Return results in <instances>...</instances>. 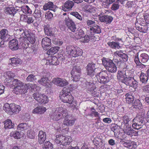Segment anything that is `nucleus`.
<instances>
[{
    "instance_id": "nucleus-1",
    "label": "nucleus",
    "mask_w": 149,
    "mask_h": 149,
    "mask_svg": "<svg viewBox=\"0 0 149 149\" xmlns=\"http://www.w3.org/2000/svg\"><path fill=\"white\" fill-rule=\"evenodd\" d=\"M71 88L70 87L64 88L60 92L59 97L61 101L64 103H72L74 99L71 94Z\"/></svg>"
},
{
    "instance_id": "nucleus-2",
    "label": "nucleus",
    "mask_w": 149,
    "mask_h": 149,
    "mask_svg": "<svg viewBox=\"0 0 149 149\" xmlns=\"http://www.w3.org/2000/svg\"><path fill=\"white\" fill-rule=\"evenodd\" d=\"M13 84L14 87L13 91L16 94H24L27 92L29 84L24 86L23 83L17 79H15L12 82Z\"/></svg>"
},
{
    "instance_id": "nucleus-3",
    "label": "nucleus",
    "mask_w": 149,
    "mask_h": 149,
    "mask_svg": "<svg viewBox=\"0 0 149 149\" xmlns=\"http://www.w3.org/2000/svg\"><path fill=\"white\" fill-rule=\"evenodd\" d=\"M67 54L70 57H76L82 55L83 51L80 47L77 46L70 45L66 47Z\"/></svg>"
},
{
    "instance_id": "nucleus-4",
    "label": "nucleus",
    "mask_w": 149,
    "mask_h": 149,
    "mask_svg": "<svg viewBox=\"0 0 149 149\" xmlns=\"http://www.w3.org/2000/svg\"><path fill=\"white\" fill-rule=\"evenodd\" d=\"M103 65L109 72L115 73L117 71V68L116 64L109 58H103L102 59Z\"/></svg>"
},
{
    "instance_id": "nucleus-5",
    "label": "nucleus",
    "mask_w": 149,
    "mask_h": 149,
    "mask_svg": "<svg viewBox=\"0 0 149 149\" xmlns=\"http://www.w3.org/2000/svg\"><path fill=\"white\" fill-rule=\"evenodd\" d=\"M3 109L8 113L12 114L18 113L21 110V108L19 105L14 103L9 104L8 103H6L4 105Z\"/></svg>"
},
{
    "instance_id": "nucleus-6",
    "label": "nucleus",
    "mask_w": 149,
    "mask_h": 149,
    "mask_svg": "<svg viewBox=\"0 0 149 149\" xmlns=\"http://www.w3.org/2000/svg\"><path fill=\"white\" fill-rule=\"evenodd\" d=\"M53 119L56 121L63 118L68 115L67 111L65 109L60 107L56 109L53 114Z\"/></svg>"
},
{
    "instance_id": "nucleus-7",
    "label": "nucleus",
    "mask_w": 149,
    "mask_h": 149,
    "mask_svg": "<svg viewBox=\"0 0 149 149\" xmlns=\"http://www.w3.org/2000/svg\"><path fill=\"white\" fill-rule=\"evenodd\" d=\"M16 33L19 35L21 38H26L31 44H33L35 42V39L32 37V35L30 34L28 31H24L22 29H17L16 31Z\"/></svg>"
},
{
    "instance_id": "nucleus-8",
    "label": "nucleus",
    "mask_w": 149,
    "mask_h": 149,
    "mask_svg": "<svg viewBox=\"0 0 149 149\" xmlns=\"http://www.w3.org/2000/svg\"><path fill=\"white\" fill-rule=\"evenodd\" d=\"M132 76V73L130 71L128 70L125 71H118L117 74L118 79L122 82L123 83L125 80L126 78L127 77Z\"/></svg>"
},
{
    "instance_id": "nucleus-9",
    "label": "nucleus",
    "mask_w": 149,
    "mask_h": 149,
    "mask_svg": "<svg viewBox=\"0 0 149 149\" xmlns=\"http://www.w3.org/2000/svg\"><path fill=\"white\" fill-rule=\"evenodd\" d=\"M144 21L143 19H141L137 21V23L135 24L136 29L140 32L146 33L148 30V26L144 24Z\"/></svg>"
},
{
    "instance_id": "nucleus-10",
    "label": "nucleus",
    "mask_w": 149,
    "mask_h": 149,
    "mask_svg": "<svg viewBox=\"0 0 149 149\" xmlns=\"http://www.w3.org/2000/svg\"><path fill=\"white\" fill-rule=\"evenodd\" d=\"M107 70L102 71L99 73L100 78L98 81L101 84H105L108 83L110 79L108 76Z\"/></svg>"
},
{
    "instance_id": "nucleus-11",
    "label": "nucleus",
    "mask_w": 149,
    "mask_h": 149,
    "mask_svg": "<svg viewBox=\"0 0 149 149\" xmlns=\"http://www.w3.org/2000/svg\"><path fill=\"white\" fill-rule=\"evenodd\" d=\"M72 79L74 81L79 80L80 76V70L74 67L71 72Z\"/></svg>"
},
{
    "instance_id": "nucleus-12",
    "label": "nucleus",
    "mask_w": 149,
    "mask_h": 149,
    "mask_svg": "<svg viewBox=\"0 0 149 149\" xmlns=\"http://www.w3.org/2000/svg\"><path fill=\"white\" fill-rule=\"evenodd\" d=\"M123 128L124 132L125 134L131 137L138 135V132L132 129L130 125L123 127Z\"/></svg>"
},
{
    "instance_id": "nucleus-13",
    "label": "nucleus",
    "mask_w": 149,
    "mask_h": 149,
    "mask_svg": "<svg viewBox=\"0 0 149 149\" xmlns=\"http://www.w3.org/2000/svg\"><path fill=\"white\" fill-rule=\"evenodd\" d=\"M48 78L46 77V75H44L41 78V79L38 81V82L42 85L45 86L46 88H51L52 85V84L51 82H49Z\"/></svg>"
},
{
    "instance_id": "nucleus-14",
    "label": "nucleus",
    "mask_w": 149,
    "mask_h": 149,
    "mask_svg": "<svg viewBox=\"0 0 149 149\" xmlns=\"http://www.w3.org/2000/svg\"><path fill=\"white\" fill-rule=\"evenodd\" d=\"M54 83L57 85L61 87H63L68 85V82L65 79L57 78L53 80Z\"/></svg>"
},
{
    "instance_id": "nucleus-15",
    "label": "nucleus",
    "mask_w": 149,
    "mask_h": 149,
    "mask_svg": "<svg viewBox=\"0 0 149 149\" xmlns=\"http://www.w3.org/2000/svg\"><path fill=\"white\" fill-rule=\"evenodd\" d=\"M15 74L11 72L8 71L4 73L2 76V78L4 80L5 82L10 83L11 84V80L15 77Z\"/></svg>"
},
{
    "instance_id": "nucleus-16",
    "label": "nucleus",
    "mask_w": 149,
    "mask_h": 149,
    "mask_svg": "<svg viewBox=\"0 0 149 149\" xmlns=\"http://www.w3.org/2000/svg\"><path fill=\"white\" fill-rule=\"evenodd\" d=\"M122 141V143L124 147L130 149H135L137 147L136 143L131 140H126Z\"/></svg>"
},
{
    "instance_id": "nucleus-17",
    "label": "nucleus",
    "mask_w": 149,
    "mask_h": 149,
    "mask_svg": "<svg viewBox=\"0 0 149 149\" xmlns=\"http://www.w3.org/2000/svg\"><path fill=\"white\" fill-rule=\"evenodd\" d=\"M95 64L93 63H89L86 66V71L88 75L92 76L95 74Z\"/></svg>"
},
{
    "instance_id": "nucleus-18",
    "label": "nucleus",
    "mask_w": 149,
    "mask_h": 149,
    "mask_svg": "<svg viewBox=\"0 0 149 149\" xmlns=\"http://www.w3.org/2000/svg\"><path fill=\"white\" fill-rule=\"evenodd\" d=\"M41 43L43 48L45 50H47L49 47L51 46V40L47 37L44 38L42 39Z\"/></svg>"
},
{
    "instance_id": "nucleus-19",
    "label": "nucleus",
    "mask_w": 149,
    "mask_h": 149,
    "mask_svg": "<svg viewBox=\"0 0 149 149\" xmlns=\"http://www.w3.org/2000/svg\"><path fill=\"white\" fill-rule=\"evenodd\" d=\"M131 114L130 113H127L123 116V122H122L121 125L122 127H123L130 125L128 123L131 119Z\"/></svg>"
},
{
    "instance_id": "nucleus-20",
    "label": "nucleus",
    "mask_w": 149,
    "mask_h": 149,
    "mask_svg": "<svg viewBox=\"0 0 149 149\" xmlns=\"http://www.w3.org/2000/svg\"><path fill=\"white\" fill-rule=\"evenodd\" d=\"M66 25L68 27L71 31L73 32H74L77 30L76 25L74 22L70 19H68L65 20Z\"/></svg>"
},
{
    "instance_id": "nucleus-21",
    "label": "nucleus",
    "mask_w": 149,
    "mask_h": 149,
    "mask_svg": "<svg viewBox=\"0 0 149 149\" xmlns=\"http://www.w3.org/2000/svg\"><path fill=\"white\" fill-rule=\"evenodd\" d=\"M49 99L48 97L42 94H39L38 96V102L41 104H45L48 102Z\"/></svg>"
},
{
    "instance_id": "nucleus-22",
    "label": "nucleus",
    "mask_w": 149,
    "mask_h": 149,
    "mask_svg": "<svg viewBox=\"0 0 149 149\" xmlns=\"http://www.w3.org/2000/svg\"><path fill=\"white\" fill-rule=\"evenodd\" d=\"M112 130L113 131L115 136L118 138V139L122 140L126 138V136L124 132H118L115 128H112Z\"/></svg>"
},
{
    "instance_id": "nucleus-23",
    "label": "nucleus",
    "mask_w": 149,
    "mask_h": 149,
    "mask_svg": "<svg viewBox=\"0 0 149 149\" xmlns=\"http://www.w3.org/2000/svg\"><path fill=\"white\" fill-rule=\"evenodd\" d=\"M74 5L73 1L70 0H68L65 3L64 7H63L62 10L64 11H68L72 8Z\"/></svg>"
},
{
    "instance_id": "nucleus-24",
    "label": "nucleus",
    "mask_w": 149,
    "mask_h": 149,
    "mask_svg": "<svg viewBox=\"0 0 149 149\" xmlns=\"http://www.w3.org/2000/svg\"><path fill=\"white\" fill-rule=\"evenodd\" d=\"M9 48L12 50H16L18 48V42L15 39L11 40L9 42Z\"/></svg>"
},
{
    "instance_id": "nucleus-25",
    "label": "nucleus",
    "mask_w": 149,
    "mask_h": 149,
    "mask_svg": "<svg viewBox=\"0 0 149 149\" xmlns=\"http://www.w3.org/2000/svg\"><path fill=\"white\" fill-rule=\"evenodd\" d=\"M65 118L63 121V124L66 126H72L74 123V120L71 117L68 116L65 117Z\"/></svg>"
},
{
    "instance_id": "nucleus-26",
    "label": "nucleus",
    "mask_w": 149,
    "mask_h": 149,
    "mask_svg": "<svg viewBox=\"0 0 149 149\" xmlns=\"http://www.w3.org/2000/svg\"><path fill=\"white\" fill-rule=\"evenodd\" d=\"M44 27L45 34L49 36H53L54 35L53 29L50 27L49 25L47 24L45 25Z\"/></svg>"
},
{
    "instance_id": "nucleus-27",
    "label": "nucleus",
    "mask_w": 149,
    "mask_h": 149,
    "mask_svg": "<svg viewBox=\"0 0 149 149\" xmlns=\"http://www.w3.org/2000/svg\"><path fill=\"white\" fill-rule=\"evenodd\" d=\"M100 20L101 22H105L106 24L110 23L113 18L112 17L108 15L100 17Z\"/></svg>"
},
{
    "instance_id": "nucleus-28",
    "label": "nucleus",
    "mask_w": 149,
    "mask_h": 149,
    "mask_svg": "<svg viewBox=\"0 0 149 149\" xmlns=\"http://www.w3.org/2000/svg\"><path fill=\"white\" fill-rule=\"evenodd\" d=\"M24 135L23 132H19L17 131L12 132L10 134L11 136L13 137L16 139H18L23 137Z\"/></svg>"
},
{
    "instance_id": "nucleus-29",
    "label": "nucleus",
    "mask_w": 149,
    "mask_h": 149,
    "mask_svg": "<svg viewBox=\"0 0 149 149\" xmlns=\"http://www.w3.org/2000/svg\"><path fill=\"white\" fill-rule=\"evenodd\" d=\"M38 136V142L40 144H42L43 143L46 139L45 133L42 131H39Z\"/></svg>"
},
{
    "instance_id": "nucleus-30",
    "label": "nucleus",
    "mask_w": 149,
    "mask_h": 149,
    "mask_svg": "<svg viewBox=\"0 0 149 149\" xmlns=\"http://www.w3.org/2000/svg\"><path fill=\"white\" fill-rule=\"evenodd\" d=\"M17 12V10L15 9L13 7H8L5 8L6 13L12 16H14Z\"/></svg>"
},
{
    "instance_id": "nucleus-31",
    "label": "nucleus",
    "mask_w": 149,
    "mask_h": 149,
    "mask_svg": "<svg viewBox=\"0 0 149 149\" xmlns=\"http://www.w3.org/2000/svg\"><path fill=\"white\" fill-rule=\"evenodd\" d=\"M107 44L112 49H118L121 48L120 43L116 41H112L111 42H109Z\"/></svg>"
},
{
    "instance_id": "nucleus-32",
    "label": "nucleus",
    "mask_w": 149,
    "mask_h": 149,
    "mask_svg": "<svg viewBox=\"0 0 149 149\" xmlns=\"http://www.w3.org/2000/svg\"><path fill=\"white\" fill-rule=\"evenodd\" d=\"M84 31L81 29L77 30L76 33L74 35V38L75 39L78 40L81 39L84 36Z\"/></svg>"
},
{
    "instance_id": "nucleus-33",
    "label": "nucleus",
    "mask_w": 149,
    "mask_h": 149,
    "mask_svg": "<svg viewBox=\"0 0 149 149\" xmlns=\"http://www.w3.org/2000/svg\"><path fill=\"white\" fill-rule=\"evenodd\" d=\"M49 62L50 65H57L59 64V62L58 58L56 56H52L51 58L49 60Z\"/></svg>"
},
{
    "instance_id": "nucleus-34",
    "label": "nucleus",
    "mask_w": 149,
    "mask_h": 149,
    "mask_svg": "<svg viewBox=\"0 0 149 149\" xmlns=\"http://www.w3.org/2000/svg\"><path fill=\"white\" fill-rule=\"evenodd\" d=\"M59 49V47H52L47 51V54L49 55H54L57 53Z\"/></svg>"
},
{
    "instance_id": "nucleus-35",
    "label": "nucleus",
    "mask_w": 149,
    "mask_h": 149,
    "mask_svg": "<svg viewBox=\"0 0 149 149\" xmlns=\"http://www.w3.org/2000/svg\"><path fill=\"white\" fill-rule=\"evenodd\" d=\"M90 31L91 33H101L100 27L97 25L91 27Z\"/></svg>"
},
{
    "instance_id": "nucleus-36",
    "label": "nucleus",
    "mask_w": 149,
    "mask_h": 149,
    "mask_svg": "<svg viewBox=\"0 0 149 149\" xmlns=\"http://www.w3.org/2000/svg\"><path fill=\"white\" fill-rule=\"evenodd\" d=\"M9 62L13 66H16L21 62V60L18 58H13L10 59Z\"/></svg>"
},
{
    "instance_id": "nucleus-37",
    "label": "nucleus",
    "mask_w": 149,
    "mask_h": 149,
    "mask_svg": "<svg viewBox=\"0 0 149 149\" xmlns=\"http://www.w3.org/2000/svg\"><path fill=\"white\" fill-rule=\"evenodd\" d=\"M88 93H91L94 90H96V87L95 84L93 83L87 82L86 84Z\"/></svg>"
},
{
    "instance_id": "nucleus-38",
    "label": "nucleus",
    "mask_w": 149,
    "mask_h": 149,
    "mask_svg": "<svg viewBox=\"0 0 149 149\" xmlns=\"http://www.w3.org/2000/svg\"><path fill=\"white\" fill-rule=\"evenodd\" d=\"M140 79L142 83L146 84L148 79V77L147 75H146L144 73L141 72L140 75Z\"/></svg>"
},
{
    "instance_id": "nucleus-39",
    "label": "nucleus",
    "mask_w": 149,
    "mask_h": 149,
    "mask_svg": "<svg viewBox=\"0 0 149 149\" xmlns=\"http://www.w3.org/2000/svg\"><path fill=\"white\" fill-rule=\"evenodd\" d=\"M125 96L126 97L127 102L130 104H132L134 99L132 94L131 93H127L126 94Z\"/></svg>"
},
{
    "instance_id": "nucleus-40",
    "label": "nucleus",
    "mask_w": 149,
    "mask_h": 149,
    "mask_svg": "<svg viewBox=\"0 0 149 149\" xmlns=\"http://www.w3.org/2000/svg\"><path fill=\"white\" fill-rule=\"evenodd\" d=\"M149 59V56L146 53H142L140 55V59L142 63H145L147 62Z\"/></svg>"
},
{
    "instance_id": "nucleus-41",
    "label": "nucleus",
    "mask_w": 149,
    "mask_h": 149,
    "mask_svg": "<svg viewBox=\"0 0 149 149\" xmlns=\"http://www.w3.org/2000/svg\"><path fill=\"white\" fill-rule=\"evenodd\" d=\"M115 0H101L102 6L105 8H108L109 5L115 2Z\"/></svg>"
},
{
    "instance_id": "nucleus-42",
    "label": "nucleus",
    "mask_w": 149,
    "mask_h": 149,
    "mask_svg": "<svg viewBox=\"0 0 149 149\" xmlns=\"http://www.w3.org/2000/svg\"><path fill=\"white\" fill-rule=\"evenodd\" d=\"M65 139L64 136L61 135H57L56 136V139L55 140V142L56 143L60 145H63V142L64 139Z\"/></svg>"
},
{
    "instance_id": "nucleus-43",
    "label": "nucleus",
    "mask_w": 149,
    "mask_h": 149,
    "mask_svg": "<svg viewBox=\"0 0 149 149\" xmlns=\"http://www.w3.org/2000/svg\"><path fill=\"white\" fill-rule=\"evenodd\" d=\"M53 3L51 2H49L45 4L43 6V9L44 10L49 9L50 10H53L54 8Z\"/></svg>"
},
{
    "instance_id": "nucleus-44",
    "label": "nucleus",
    "mask_w": 149,
    "mask_h": 149,
    "mask_svg": "<svg viewBox=\"0 0 149 149\" xmlns=\"http://www.w3.org/2000/svg\"><path fill=\"white\" fill-rule=\"evenodd\" d=\"M4 128L5 129H11L13 127L14 124L9 119H8L4 122Z\"/></svg>"
},
{
    "instance_id": "nucleus-45",
    "label": "nucleus",
    "mask_w": 149,
    "mask_h": 149,
    "mask_svg": "<svg viewBox=\"0 0 149 149\" xmlns=\"http://www.w3.org/2000/svg\"><path fill=\"white\" fill-rule=\"evenodd\" d=\"M29 126L25 123H23L19 124L17 127L18 130L24 131L29 128Z\"/></svg>"
},
{
    "instance_id": "nucleus-46",
    "label": "nucleus",
    "mask_w": 149,
    "mask_h": 149,
    "mask_svg": "<svg viewBox=\"0 0 149 149\" xmlns=\"http://www.w3.org/2000/svg\"><path fill=\"white\" fill-rule=\"evenodd\" d=\"M65 139H64L63 142V146H65L67 145H69L70 143L72 141V139L71 137L70 136H68L66 137L64 136Z\"/></svg>"
},
{
    "instance_id": "nucleus-47",
    "label": "nucleus",
    "mask_w": 149,
    "mask_h": 149,
    "mask_svg": "<svg viewBox=\"0 0 149 149\" xmlns=\"http://www.w3.org/2000/svg\"><path fill=\"white\" fill-rule=\"evenodd\" d=\"M22 11L25 14H31V10L27 6H24L21 7Z\"/></svg>"
},
{
    "instance_id": "nucleus-48",
    "label": "nucleus",
    "mask_w": 149,
    "mask_h": 149,
    "mask_svg": "<svg viewBox=\"0 0 149 149\" xmlns=\"http://www.w3.org/2000/svg\"><path fill=\"white\" fill-rule=\"evenodd\" d=\"M1 34V39L3 40H4L8 36V31L6 29H3L1 30L0 32Z\"/></svg>"
},
{
    "instance_id": "nucleus-49",
    "label": "nucleus",
    "mask_w": 149,
    "mask_h": 149,
    "mask_svg": "<svg viewBox=\"0 0 149 149\" xmlns=\"http://www.w3.org/2000/svg\"><path fill=\"white\" fill-rule=\"evenodd\" d=\"M53 148V144L49 141H47L45 143L43 147V149H52Z\"/></svg>"
},
{
    "instance_id": "nucleus-50",
    "label": "nucleus",
    "mask_w": 149,
    "mask_h": 149,
    "mask_svg": "<svg viewBox=\"0 0 149 149\" xmlns=\"http://www.w3.org/2000/svg\"><path fill=\"white\" fill-rule=\"evenodd\" d=\"M133 77H130V76L127 77L125 79V80L123 83L126 85L130 86V84H132L131 82L132 80L133 81Z\"/></svg>"
},
{
    "instance_id": "nucleus-51",
    "label": "nucleus",
    "mask_w": 149,
    "mask_h": 149,
    "mask_svg": "<svg viewBox=\"0 0 149 149\" xmlns=\"http://www.w3.org/2000/svg\"><path fill=\"white\" fill-rule=\"evenodd\" d=\"M144 119V117L143 116L140 115H138L133 119V121L143 122Z\"/></svg>"
},
{
    "instance_id": "nucleus-52",
    "label": "nucleus",
    "mask_w": 149,
    "mask_h": 149,
    "mask_svg": "<svg viewBox=\"0 0 149 149\" xmlns=\"http://www.w3.org/2000/svg\"><path fill=\"white\" fill-rule=\"evenodd\" d=\"M46 108L43 106L38 107V114H43L46 111Z\"/></svg>"
},
{
    "instance_id": "nucleus-53",
    "label": "nucleus",
    "mask_w": 149,
    "mask_h": 149,
    "mask_svg": "<svg viewBox=\"0 0 149 149\" xmlns=\"http://www.w3.org/2000/svg\"><path fill=\"white\" fill-rule=\"evenodd\" d=\"M90 41V38L88 35H84L80 40L81 42L84 43H87Z\"/></svg>"
},
{
    "instance_id": "nucleus-54",
    "label": "nucleus",
    "mask_w": 149,
    "mask_h": 149,
    "mask_svg": "<svg viewBox=\"0 0 149 149\" xmlns=\"http://www.w3.org/2000/svg\"><path fill=\"white\" fill-rule=\"evenodd\" d=\"M70 104V107L73 110L77 109H78V105L76 101L74 100L72 103H69Z\"/></svg>"
},
{
    "instance_id": "nucleus-55",
    "label": "nucleus",
    "mask_w": 149,
    "mask_h": 149,
    "mask_svg": "<svg viewBox=\"0 0 149 149\" xmlns=\"http://www.w3.org/2000/svg\"><path fill=\"white\" fill-rule=\"evenodd\" d=\"M123 53L121 50H118L115 52L113 54L114 58L117 56L121 57Z\"/></svg>"
},
{
    "instance_id": "nucleus-56",
    "label": "nucleus",
    "mask_w": 149,
    "mask_h": 149,
    "mask_svg": "<svg viewBox=\"0 0 149 149\" xmlns=\"http://www.w3.org/2000/svg\"><path fill=\"white\" fill-rule=\"evenodd\" d=\"M70 14L79 20H82V17L77 12H71Z\"/></svg>"
},
{
    "instance_id": "nucleus-57",
    "label": "nucleus",
    "mask_w": 149,
    "mask_h": 149,
    "mask_svg": "<svg viewBox=\"0 0 149 149\" xmlns=\"http://www.w3.org/2000/svg\"><path fill=\"white\" fill-rule=\"evenodd\" d=\"M27 135L29 138L30 139H33L35 136V134L33 131L30 130L27 131Z\"/></svg>"
},
{
    "instance_id": "nucleus-58",
    "label": "nucleus",
    "mask_w": 149,
    "mask_h": 149,
    "mask_svg": "<svg viewBox=\"0 0 149 149\" xmlns=\"http://www.w3.org/2000/svg\"><path fill=\"white\" fill-rule=\"evenodd\" d=\"M133 123L132 127L134 129L138 130L142 128L141 124V125L138 124L135 122H133Z\"/></svg>"
},
{
    "instance_id": "nucleus-59",
    "label": "nucleus",
    "mask_w": 149,
    "mask_h": 149,
    "mask_svg": "<svg viewBox=\"0 0 149 149\" xmlns=\"http://www.w3.org/2000/svg\"><path fill=\"white\" fill-rule=\"evenodd\" d=\"M36 79L35 77L32 74L29 75L27 78L26 80L28 81H32Z\"/></svg>"
},
{
    "instance_id": "nucleus-60",
    "label": "nucleus",
    "mask_w": 149,
    "mask_h": 149,
    "mask_svg": "<svg viewBox=\"0 0 149 149\" xmlns=\"http://www.w3.org/2000/svg\"><path fill=\"white\" fill-rule=\"evenodd\" d=\"M133 81L132 80L131 83L132 84H130V86L134 88H136L137 86V81L134 80V78H133Z\"/></svg>"
},
{
    "instance_id": "nucleus-61",
    "label": "nucleus",
    "mask_w": 149,
    "mask_h": 149,
    "mask_svg": "<svg viewBox=\"0 0 149 149\" xmlns=\"http://www.w3.org/2000/svg\"><path fill=\"white\" fill-rule=\"evenodd\" d=\"M45 17L46 19H51L53 17V14L50 11H48L45 14Z\"/></svg>"
},
{
    "instance_id": "nucleus-62",
    "label": "nucleus",
    "mask_w": 149,
    "mask_h": 149,
    "mask_svg": "<svg viewBox=\"0 0 149 149\" xmlns=\"http://www.w3.org/2000/svg\"><path fill=\"white\" fill-rule=\"evenodd\" d=\"M95 22L94 21L91 20H88L86 22V23L87 25L91 27L95 25Z\"/></svg>"
},
{
    "instance_id": "nucleus-63",
    "label": "nucleus",
    "mask_w": 149,
    "mask_h": 149,
    "mask_svg": "<svg viewBox=\"0 0 149 149\" xmlns=\"http://www.w3.org/2000/svg\"><path fill=\"white\" fill-rule=\"evenodd\" d=\"M141 105L142 104L141 103L140 101L138 100H135L134 103V105L136 106V107H135V108H139L141 107Z\"/></svg>"
},
{
    "instance_id": "nucleus-64",
    "label": "nucleus",
    "mask_w": 149,
    "mask_h": 149,
    "mask_svg": "<svg viewBox=\"0 0 149 149\" xmlns=\"http://www.w3.org/2000/svg\"><path fill=\"white\" fill-rule=\"evenodd\" d=\"M143 91L147 93H149V87L148 85L144 86L142 87Z\"/></svg>"
}]
</instances>
